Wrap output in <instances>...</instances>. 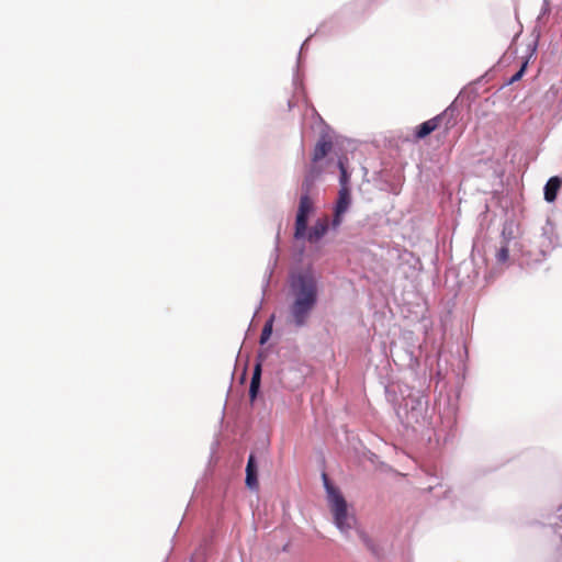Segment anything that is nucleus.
<instances>
[{
    "label": "nucleus",
    "instance_id": "f257e3e1",
    "mask_svg": "<svg viewBox=\"0 0 562 562\" xmlns=\"http://www.w3.org/2000/svg\"><path fill=\"white\" fill-rule=\"evenodd\" d=\"M291 291L293 302L289 307L291 322L296 327L307 324L310 315L317 303V282L311 272H301L292 278Z\"/></svg>",
    "mask_w": 562,
    "mask_h": 562
},
{
    "label": "nucleus",
    "instance_id": "f03ea898",
    "mask_svg": "<svg viewBox=\"0 0 562 562\" xmlns=\"http://www.w3.org/2000/svg\"><path fill=\"white\" fill-rule=\"evenodd\" d=\"M323 477L334 522L341 532L347 533L353 528L356 519L348 514L347 503L340 492L329 483L326 474H323Z\"/></svg>",
    "mask_w": 562,
    "mask_h": 562
},
{
    "label": "nucleus",
    "instance_id": "7ed1b4c3",
    "mask_svg": "<svg viewBox=\"0 0 562 562\" xmlns=\"http://www.w3.org/2000/svg\"><path fill=\"white\" fill-rule=\"evenodd\" d=\"M456 111L451 106L443 110L440 114L423 122L417 125L414 130V136L416 140L424 139L432 132L439 130L446 136L456 126Z\"/></svg>",
    "mask_w": 562,
    "mask_h": 562
},
{
    "label": "nucleus",
    "instance_id": "20e7f679",
    "mask_svg": "<svg viewBox=\"0 0 562 562\" xmlns=\"http://www.w3.org/2000/svg\"><path fill=\"white\" fill-rule=\"evenodd\" d=\"M333 149V142L328 136H322L318 142L316 143L313 156H312V164L308 167L306 175L304 177V188L311 189L313 188L316 179L323 173L324 171V160L326 156L330 153Z\"/></svg>",
    "mask_w": 562,
    "mask_h": 562
},
{
    "label": "nucleus",
    "instance_id": "39448f33",
    "mask_svg": "<svg viewBox=\"0 0 562 562\" xmlns=\"http://www.w3.org/2000/svg\"><path fill=\"white\" fill-rule=\"evenodd\" d=\"M311 189L304 188V181L302 182V195L300 198V203L297 207L296 218H295V231H294V237L296 239L304 238L305 232L307 229V221L310 214L314 210V202L310 198Z\"/></svg>",
    "mask_w": 562,
    "mask_h": 562
},
{
    "label": "nucleus",
    "instance_id": "423d86ee",
    "mask_svg": "<svg viewBox=\"0 0 562 562\" xmlns=\"http://www.w3.org/2000/svg\"><path fill=\"white\" fill-rule=\"evenodd\" d=\"M350 202V188H340L338 192V200L336 202L335 215L333 220L334 227L340 225L341 216L348 210Z\"/></svg>",
    "mask_w": 562,
    "mask_h": 562
},
{
    "label": "nucleus",
    "instance_id": "0eeeda50",
    "mask_svg": "<svg viewBox=\"0 0 562 562\" xmlns=\"http://www.w3.org/2000/svg\"><path fill=\"white\" fill-rule=\"evenodd\" d=\"M329 220L327 216L321 217L316 221V223L311 227L308 233L305 232V236L310 243H316L328 231Z\"/></svg>",
    "mask_w": 562,
    "mask_h": 562
},
{
    "label": "nucleus",
    "instance_id": "6e6552de",
    "mask_svg": "<svg viewBox=\"0 0 562 562\" xmlns=\"http://www.w3.org/2000/svg\"><path fill=\"white\" fill-rule=\"evenodd\" d=\"M246 486L250 490H258L259 483L257 477V465L255 456L250 454L246 467Z\"/></svg>",
    "mask_w": 562,
    "mask_h": 562
},
{
    "label": "nucleus",
    "instance_id": "1a4fd4ad",
    "mask_svg": "<svg viewBox=\"0 0 562 562\" xmlns=\"http://www.w3.org/2000/svg\"><path fill=\"white\" fill-rule=\"evenodd\" d=\"M561 186L562 181L559 177H551L544 186V200L547 202L555 201Z\"/></svg>",
    "mask_w": 562,
    "mask_h": 562
},
{
    "label": "nucleus",
    "instance_id": "9d476101",
    "mask_svg": "<svg viewBox=\"0 0 562 562\" xmlns=\"http://www.w3.org/2000/svg\"><path fill=\"white\" fill-rule=\"evenodd\" d=\"M260 380H261V364H256L254 369V373L250 381V387H249V396L250 400L254 401L257 397L259 387H260Z\"/></svg>",
    "mask_w": 562,
    "mask_h": 562
},
{
    "label": "nucleus",
    "instance_id": "9b49d317",
    "mask_svg": "<svg viewBox=\"0 0 562 562\" xmlns=\"http://www.w3.org/2000/svg\"><path fill=\"white\" fill-rule=\"evenodd\" d=\"M338 167L340 170V188H349L350 173L347 171L346 162L344 159H339Z\"/></svg>",
    "mask_w": 562,
    "mask_h": 562
},
{
    "label": "nucleus",
    "instance_id": "f8f14e48",
    "mask_svg": "<svg viewBox=\"0 0 562 562\" xmlns=\"http://www.w3.org/2000/svg\"><path fill=\"white\" fill-rule=\"evenodd\" d=\"M509 258V248L507 243H505L496 252V259L498 262L504 263Z\"/></svg>",
    "mask_w": 562,
    "mask_h": 562
},
{
    "label": "nucleus",
    "instance_id": "ddd939ff",
    "mask_svg": "<svg viewBox=\"0 0 562 562\" xmlns=\"http://www.w3.org/2000/svg\"><path fill=\"white\" fill-rule=\"evenodd\" d=\"M272 334V321L266 323L260 335V344H265Z\"/></svg>",
    "mask_w": 562,
    "mask_h": 562
},
{
    "label": "nucleus",
    "instance_id": "4468645a",
    "mask_svg": "<svg viewBox=\"0 0 562 562\" xmlns=\"http://www.w3.org/2000/svg\"><path fill=\"white\" fill-rule=\"evenodd\" d=\"M526 67H527V64H526V63H524V64L521 65L520 69H519V70H518V71H517V72H516V74L510 78L509 83H514V82H516V81L520 80V79H521V77L524 76V72H525V70H526Z\"/></svg>",
    "mask_w": 562,
    "mask_h": 562
},
{
    "label": "nucleus",
    "instance_id": "2eb2a0df",
    "mask_svg": "<svg viewBox=\"0 0 562 562\" xmlns=\"http://www.w3.org/2000/svg\"><path fill=\"white\" fill-rule=\"evenodd\" d=\"M360 537L366 543L368 542V537L364 533L361 532Z\"/></svg>",
    "mask_w": 562,
    "mask_h": 562
}]
</instances>
